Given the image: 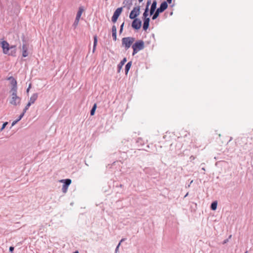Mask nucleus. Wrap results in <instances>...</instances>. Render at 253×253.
Segmentation results:
<instances>
[{
    "label": "nucleus",
    "mask_w": 253,
    "mask_h": 253,
    "mask_svg": "<svg viewBox=\"0 0 253 253\" xmlns=\"http://www.w3.org/2000/svg\"><path fill=\"white\" fill-rule=\"evenodd\" d=\"M9 80H11V84L12 85V87L11 88V92H12V94L11 96H14L15 95H17V86L16 80L12 77H10Z\"/></svg>",
    "instance_id": "obj_4"
},
{
    "label": "nucleus",
    "mask_w": 253,
    "mask_h": 253,
    "mask_svg": "<svg viewBox=\"0 0 253 253\" xmlns=\"http://www.w3.org/2000/svg\"><path fill=\"white\" fill-rule=\"evenodd\" d=\"M187 195H188V193L185 195V197H186V196H187Z\"/></svg>",
    "instance_id": "obj_41"
},
{
    "label": "nucleus",
    "mask_w": 253,
    "mask_h": 253,
    "mask_svg": "<svg viewBox=\"0 0 253 253\" xmlns=\"http://www.w3.org/2000/svg\"><path fill=\"white\" fill-rule=\"evenodd\" d=\"M1 46L3 49V52L4 54H8V51L10 48L15 47V46H12L11 47H9L8 43L5 41H3L1 42Z\"/></svg>",
    "instance_id": "obj_8"
},
{
    "label": "nucleus",
    "mask_w": 253,
    "mask_h": 253,
    "mask_svg": "<svg viewBox=\"0 0 253 253\" xmlns=\"http://www.w3.org/2000/svg\"><path fill=\"white\" fill-rule=\"evenodd\" d=\"M192 182H193V180H192V181L190 182V184H191Z\"/></svg>",
    "instance_id": "obj_45"
},
{
    "label": "nucleus",
    "mask_w": 253,
    "mask_h": 253,
    "mask_svg": "<svg viewBox=\"0 0 253 253\" xmlns=\"http://www.w3.org/2000/svg\"><path fill=\"white\" fill-rule=\"evenodd\" d=\"M18 122V121L16 120L15 121H13L12 123V126H14L16 124H17Z\"/></svg>",
    "instance_id": "obj_32"
},
{
    "label": "nucleus",
    "mask_w": 253,
    "mask_h": 253,
    "mask_svg": "<svg viewBox=\"0 0 253 253\" xmlns=\"http://www.w3.org/2000/svg\"><path fill=\"white\" fill-rule=\"evenodd\" d=\"M151 0H147L145 8H147V9H149V6L150 4H151Z\"/></svg>",
    "instance_id": "obj_26"
},
{
    "label": "nucleus",
    "mask_w": 253,
    "mask_h": 253,
    "mask_svg": "<svg viewBox=\"0 0 253 253\" xmlns=\"http://www.w3.org/2000/svg\"><path fill=\"white\" fill-rule=\"evenodd\" d=\"M168 7V4L166 1L163 2L160 6L158 8L154 13L153 14L152 19H156L160 13L163 12L165 10H166Z\"/></svg>",
    "instance_id": "obj_2"
},
{
    "label": "nucleus",
    "mask_w": 253,
    "mask_h": 253,
    "mask_svg": "<svg viewBox=\"0 0 253 253\" xmlns=\"http://www.w3.org/2000/svg\"><path fill=\"white\" fill-rule=\"evenodd\" d=\"M120 246V243H119V244L116 247V249H115V253H118V250H119Z\"/></svg>",
    "instance_id": "obj_31"
},
{
    "label": "nucleus",
    "mask_w": 253,
    "mask_h": 253,
    "mask_svg": "<svg viewBox=\"0 0 253 253\" xmlns=\"http://www.w3.org/2000/svg\"><path fill=\"white\" fill-rule=\"evenodd\" d=\"M74 253H79V252L78 251H76L75 252H74Z\"/></svg>",
    "instance_id": "obj_42"
},
{
    "label": "nucleus",
    "mask_w": 253,
    "mask_h": 253,
    "mask_svg": "<svg viewBox=\"0 0 253 253\" xmlns=\"http://www.w3.org/2000/svg\"><path fill=\"white\" fill-rule=\"evenodd\" d=\"M124 22H123L122 25H121V27H120V34H121L123 30V27H124Z\"/></svg>",
    "instance_id": "obj_27"
},
{
    "label": "nucleus",
    "mask_w": 253,
    "mask_h": 253,
    "mask_svg": "<svg viewBox=\"0 0 253 253\" xmlns=\"http://www.w3.org/2000/svg\"><path fill=\"white\" fill-rule=\"evenodd\" d=\"M68 188L67 187H66L64 185H63L62 186V192L64 193H66L67 191V189H68Z\"/></svg>",
    "instance_id": "obj_23"
},
{
    "label": "nucleus",
    "mask_w": 253,
    "mask_h": 253,
    "mask_svg": "<svg viewBox=\"0 0 253 253\" xmlns=\"http://www.w3.org/2000/svg\"><path fill=\"white\" fill-rule=\"evenodd\" d=\"M60 182H63L64 183L63 185L68 187L69 185L71 183V180L70 179H63L61 180Z\"/></svg>",
    "instance_id": "obj_16"
},
{
    "label": "nucleus",
    "mask_w": 253,
    "mask_h": 253,
    "mask_svg": "<svg viewBox=\"0 0 253 253\" xmlns=\"http://www.w3.org/2000/svg\"><path fill=\"white\" fill-rule=\"evenodd\" d=\"M140 7L139 6L134 7L129 14V18L134 19L139 15Z\"/></svg>",
    "instance_id": "obj_5"
},
{
    "label": "nucleus",
    "mask_w": 253,
    "mask_h": 253,
    "mask_svg": "<svg viewBox=\"0 0 253 253\" xmlns=\"http://www.w3.org/2000/svg\"><path fill=\"white\" fill-rule=\"evenodd\" d=\"M79 20H77V19H75V20L73 24V25L75 26V27H76L78 25Z\"/></svg>",
    "instance_id": "obj_25"
},
{
    "label": "nucleus",
    "mask_w": 253,
    "mask_h": 253,
    "mask_svg": "<svg viewBox=\"0 0 253 253\" xmlns=\"http://www.w3.org/2000/svg\"><path fill=\"white\" fill-rule=\"evenodd\" d=\"M7 124H8L7 122H5L3 124L1 128V130H2V129H3L5 128V127L7 125Z\"/></svg>",
    "instance_id": "obj_30"
},
{
    "label": "nucleus",
    "mask_w": 253,
    "mask_h": 253,
    "mask_svg": "<svg viewBox=\"0 0 253 253\" xmlns=\"http://www.w3.org/2000/svg\"><path fill=\"white\" fill-rule=\"evenodd\" d=\"M93 40H94V41H93V52H94L97 43V37L96 36H94Z\"/></svg>",
    "instance_id": "obj_18"
},
{
    "label": "nucleus",
    "mask_w": 253,
    "mask_h": 253,
    "mask_svg": "<svg viewBox=\"0 0 253 253\" xmlns=\"http://www.w3.org/2000/svg\"><path fill=\"white\" fill-rule=\"evenodd\" d=\"M96 108V104H94L90 111V115L91 116L94 115Z\"/></svg>",
    "instance_id": "obj_21"
},
{
    "label": "nucleus",
    "mask_w": 253,
    "mask_h": 253,
    "mask_svg": "<svg viewBox=\"0 0 253 253\" xmlns=\"http://www.w3.org/2000/svg\"><path fill=\"white\" fill-rule=\"evenodd\" d=\"M228 241V239L225 240L223 241V244H226Z\"/></svg>",
    "instance_id": "obj_35"
},
{
    "label": "nucleus",
    "mask_w": 253,
    "mask_h": 253,
    "mask_svg": "<svg viewBox=\"0 0 253 253\" xmlns=\"http://www.w3.org/2000/svg\"><path fill=\"white\" fill-rule=\"evenodd\" d=\"M29 89H29V88H28L27 89V92H28L29 91Z\"/></svg>",
    "instance_id": "obj_38"
},
{
    "label": "nucleus",
    "mask_w": 253,
    "mask_h": 253,
    "mask_svg": "<svg viewBox=\"0 0 253 253\" xmlns=\"http://www.w3.org/2000/svg\"><path fill=\"white\" fill-rule=\"evenodd\" d=\"M125 240H126V239H125V238L122 239L120 241V242H119V243H120V244H121V243L125 241Z\"/></svg>",
    "instance_id": "obj_34"
},
{
    "label": "nucleus",
    "mask_w": 253,
    "mask_h": 253,
    "mask_svg": "<svg viewBox=\"0 0 253 253\" xmlns=\"http://www.w3.org/2000/svg\"><path fill=\"white\" fill-rule=\"evenodd\" d=\"M247 252H246L245 253H247Z\"/></svg>",
    "instance_id": "obj_47"
},
{
    "label": "nucleus",
    "mask_w": 253,
    "mask_h": 253,
    "mask_svg": "<svg viewBox=\"0 0 253 253\" xmlns=\"http://www.w3.org/2000/svg\"><path fill=\"white\" fill-rule=\"evenodd\" d=\"M149 9H147V8H145L144 12L143 14V18L146 19V18H149L148 17V16L149 15L148 14Z\"/></svg>",
    "instance_id": "obj_19"
},
{
    "label": "nucleus",
    "mask_w": 253,
    "mask_h": 253,
    "mask_svg": "<svg viewBox=\"0 0 253 253\" xmlns=\"http://www.w3.org/2000/svg\"><path fill=\"white\" fill-rule=\"evenodd\" d=\"M112 33H117V28L115 25L112 26Z\"/></svg>",
    "instance_id": "obj_24"
},
{
    "label": "nucleus",
    "mask_w": 253,
    "mask_h": 253,
    "mask_svg": "<svg viewBox=\"0 0 253 253\" xmlns=\"http://www.w3.org/2000/svg\"><path fill=\"white\" fill-rule=\"evenodd\" d=\"M122 7H119L115 11L112 17V21L113 22L115 23L117 21L118 17L122 13Z\"/></svg>",
    "instance_id": "obj_7"
},
{
    "label": "nucleus",
    "mask_w": 253,
    "mask_h": 253,
    "mask_svg": "<svg viewBox=\"0 0 253 253\" xmlns=\"http://www.w3.org/2000/svg\"><path fill=\"white\" fill-rule=\"evenodd\" d=\"M131 64H132V62L129 61L126 64V65L125 66V72H126V74H127L128 71L129 70L131 66Z\"/></svg>",
    "instance_id": "obj_17"
},
{
    "label": "nucleus",
    "mask_w": 253,
    "mask_h": 253,
    "mask_svg": "<svg viewBox=\"0 0 253 253\" xmlns=\"http://www.w3.org/2000/svg\"><path fill=\"white\" fill-rule=\"evenodd\" d=\"M141 24V21L140 19L135 18L132 21L131 26L133 29L138 30L140 28Z\"/></svg>",
    "instance_id": "obj_9"
},
{
    "label": "nucleus",
    "mask_w": 253,
    "mask_h": 253,
    "mask_svg": "<svg viewBox=\"0 0 253 253\" xmlns=\"http://www.w3.org/2000/svg\"><path fill=\"white\" fill-rule=\"evenodd\" d=\"M112 37L113 40L116 41L117 40V33H112Z\"/></svg>",
    "instance_id": "obj_28"
},
{
    "label": "nucleus",
    "mask_w": 253,
    "mask_h": 253,
    "mask_svg": "<svg viewBox=\"0 0 253 253\" xmlns=\"http://www.w3.org/2000/svg\"><path fill=\"white\" fill-rule=\"evenodd\" d=\"M28 55V46L26 44H23L22 45V56L24 57H26Z\"/></svg>",
    "instance_id": "obj_12"
},
{
    "label": "nucleus",
    "mask_w": 253,
    "mask_h": 253,
    "mask_svg": "<svg viewBox=\"0 0 253 253\" xmlns=\"http://www.w3.org/2000/svg\"><path fill=\"white\" fill-rule=\"evenodd\" d=\"M217 203L216 201L213 202L211 205V209L213 211L215 210L217 208Z\"/></svg>",
    "instance_id": "obj_20"
},
{
    "label": "nucleus",
    "mask_w": 253,
    "mask_h": 253,
    "mask_svg": "<svg viewBox=\"0 0 253 253\" xmlns=\"http://www.w3.org/2000/svg\"><path fill=\"white\" fill-rule=\"evenodd\" d=\"M83 11H84L83 7L82 6H80L79 8V10H78L77 15H76V19H77V20H80L81 16L83 13Z\"/></svg>",
    "instance_id": "obj_15"
},
{
    "label": "nucleus",
    "mask_w": 253,
    "mask_h": 253,
    "mask_svg": "<svg viewBox=\"0 0 253 253\" xmlns=\"http://www.w3.org/2000/svg\"><path fill=\"white\" fill-rule=\"evenodd\" d=\"M126 62V58H124L118 65V72H120V70H121L122 67L125 64V63Z\"/></svg>",
    "instance_id": "obj_14"
},
{
    "label": "nucleus",
    "mask_w": 253,
    "mask_h": 253,
    "mask_svg": "<svg viewBox=\"0 0 253 253\" xmlns=\"http://www.w3.org/2000/svg\"><path fill=\"white\" fill-rule=\"evenodd\" d=\"M126 3L131 2V0H125Z\"/></svg>",
    "instance_id": "obj_36"
},
{
    "label": "nucleus",
    "mask_w": 253,
    "mask_h": 253,
    "mask_svg": "<svg viewBox=\"0 0 253 253\" xmlns=\"http://www.w3.org/2000/svg\"><path fill=\"white\" fill-rule=\"evenodd\" d=\"M134 41V38L132 37H125L122 40V45L124 46L126 50L128 49Z\"/></svg>",
    "instance_id": "obj_3"
},
{
    "label": "nucleus",
    "mask_w": 253,
    "mask_h": 253,
    "mask_svg": "<svg viewBox=\"0 0 253 253\" xmlns=\"http://www.w3.org/2000/svg\"><path fill=\"white\" fill-rule=\"evenodd\" d=\"M157 7V1L156 0H154L151 5L150 9V15H152L156 9Z\"/></svg>",
    "instance_id": "obj_10"
},
{
    "label": "nucleus",
    "mask_w": 253,
    "mask_h": 253,
    "mask_svg": "<svg viewBox=\"0 0 253 253\" xmlns=\"http://www.w3.org/2000/svg\"><path fill=\"white\" fill-rule=\"evenodd\" d=\"M14 248L13 247H10V248H9V251L10 252H12L13 251V250H14Z\"/></svg>",
    "instance_id": "obj_33"
},
{
    "label": "nucleus",
    "mask_w": 253,
    "mask_h": 253,
    "mask_svg": "<svg viewBox=\"0 0 253 253\" xmlns=\"http://www.w3.org/2000/svg\"><path fill=\"white\" fill-rule=\"evenodd\" d=\"M167 1L169 3H170L171 2L172 0H167Z\"/></svg>",
    "instance_id": "obj_37"
},
{
    "label": "nucleus",
    "mask_w": 253,
    "mask_h": 253,
    "mask_svg": "<svg viewBox=\"0 0 253 253\" xmlns=\"http://www.w3.org/2000/svg\"><path fill=\"white\" fill-rule=\"evenodd\" d=\"M231 237V235H230L229 238H230Z\"/></svg>",
    "instance_id": "obj_46"
},
{
    "label": "nucleus",
    "mask_w": 253,
    "mask_h": 253,
    "mask_svg": "<svg viewBox=\"0 0 253 253\" xmlns=\"http://www.w3.org/2000/svg\"><path fill=\"white\" fill-rule=\"evenodd\" d=\"M32 104L28 102L26 106H25V108L23 109V112L24 113H25L26 111L28 110L29 108Z\"/></svg>",
    "instance_id": "obj_22"
},
{
    "label": "nucleus",
    "mask_w": 253,
    "mask_h": 253,
    "mask_svg": "<svg viewBox=\"0 0 253 253\" xmlns=\"http://www.w3.org/2000/svg\"><path fill=\"white\" fill-rule=\"evenodd\" d=\"M143 0H138V1H139V2H141V1H142Z\"/></svg>",
    "instance_id": "obj_39"
},
{
    "label": "nucleus",
    "mask_w": 253,
    "mask_h": 253,
    "mask_svg": "<svg viewBox=\"0 0 253 253\" xmlns=\"http://www.w3.org/2000/svg\"><path fill=\"white\" fill-rule=\"evenodd\" d=\"M25 113L23 112L19 116L18 118L17 119V120L19 122L24 116Z\"/></svg>",
    "instance_id": "obj_29"
},
{
    "label": "nucleus",
    "mask_w": 253,
    "mask_h": 253,
    "mask_svg": "<svg viewBox=\"0 0 253 253\" xmlns=\"http://www.w3.org/2000/svg\"><path fill=\"white\" fill-rule=\"evenodd\" d=\"M30 87H31V84H30V85H29V87H28V88H29V89H30Z\"/></svg>",
    "instance_id": "obj_40"
},
{
    "label": "nucleus",
    "mask_w": 253,
    "mask_h": 253,
    "mask_svg": "<svg viewBox=\"0 0 253 253\" xmlns=\"http://www.w3.org/2000/svg\"><path fill=\"white\" fill-rule=\"evenodd\" d=\"M38 97V94L37 93H34L30 97L29 102L31 104H33L35 103L36 100L37 99Z\"/></svg>",
    "instance_id": "obj_13"
},
{
    "label": "nucleus",
    "mask_w": 253,
    "mask_h": 253,
    "mask_svg": "<svg viewBox=\"0 0 253 253\" xmlns=\"http://www.w3.org/2000/svg\"><path fill=\"white\" fill-rule=\"evenodd\" d=\"M232 139V137H231V138H230V140H229V141H231Z\"/></svg>",
    "instance_id": "obj_44"
},
{
    "label": "nucleus",
    "mask_w": 253,
    "mask_h": 253,
    "mask_svg": "<svg viewBox=\"0 0 253 253\" xmlns=\"http://www.w3.org/2000/svg\"><path fill=\"white\" fill-rule=\"evenodd\" d=\"M150 18H146L143 19V29L144 31L148 29L149 26Z\"/></svg>",
    "instance_id": "obj_11"
},
{
    "label": "nucleus",
    "mask_w": 253,
    "mask_h": 253,
    "mask_svg": "<svg viewBox=\"0 0 253 253\" xmlns=\"http://www.w3.org/2000/svg\"><path fill=\"white\" fill-rule=\"evenodd\" d=\"M133 49L132 55H134L138 51L141 50L144 48V42L142 40L136 41L132 45Z\"/></svg>",
    "instance_id": "obj_1"
},
{
    "label": "nucleus",
    "mask_w": 253,
    "mask_h": 253,
    "mask_svg": "<svg viewBox=\"0 0 253 253\" xmlns=\"http://www.w3.org/2000/svg\"><path fill=\"white\" fill-rule=\"evenodd\" d=\"M202 169H203V170H205V168H202Z\"/></svg>",
    "instance_id": "obj_43"
},
{
    "label": "nucleus",
    "mask_w": 253,
    "mask_h": 253,
    "mask_svg": "<svg viewBox=\"0 0 253 253\" xmlns=\"http://www.w3.org/2000/svg\"><path fill=\"white\" fill-rule=\"evenodd\" d=\"M20 102L21 98L17 95H15L14 96H11L9 103L12 105L17 106L20 105Z\"/></svg>",
    "instance_id": "obj_6"
}]
</instances>
